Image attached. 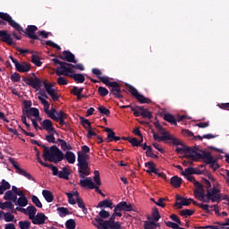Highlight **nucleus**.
I'll list each match as a JSON object with an SVG mask.
<instances>
[{"label":"nucleus","mask_w":229,"mask_h":229,"mask_svg":"<svg viewBox=\"0 0 229 229\" xmlns=\"http://www.w3.org/2000/svg\"><path fill=\"white\" fill-rule=\"evenodd\" d=\"M0 19H3L4 21H6V22L11 26V28H13L16 31H19L20 33H25V37L28 38H33V40H40V38L35 33L38 31V28L35 25H29L26 30L22 29L21 27V24L17 23L13 18L8 13H1L0 12Z\"/></svg>","instance_id":"obj_1"},{"label":"nucleus","mask_w":229,"mask_h":229,"mask_svg":"<svg viewBox=\"0 0 229 229\" xmlns=\"http://www.w3.org/2000/svg\"><path fill=\"white\" fill-rule=\"evenodd\" d=\"M34 80H31L30 78L22 77V81L29 85L30 87H32V89H36V90H38L42 85L45 87V90L47 94H48L49 97L52 98L53 101H58L60 99V97H58V93H56V90L53 89V86L47 81H42V80L38 79L35 73H31Z\"/></svg>","instance_id":"obj_2"},{"label":"nucleus","mask_w":229,"mask_h":229,"mask_svg":"<svg viewBox=\"0 0 229 229\" xmlns=\"http://www.w3.org/2000/svg\"><path fill=\"white\" fill-rule=\"evenodd\" d=\"M123 217V213L114 211L108 220H103L99 216H96L92 220L93 226L98 229H121V222H115V217Z\"/></svg>","instance_id":"obj_3"},{"label":"nucleus","mask_w":229,"mask_h":229,"mask_svg":"<svg viewBox=\"0 0 229 229\" xmlns=\"http://www.w3.org/2000/svg\"><path fill=\"white\" fill-rule=\"evenodd\" d=\"M37 146L39 148H43V157L45 161L52 162L53 164H58V162H62L64 160V152L58 148L56 145H53L50 147H46L43 145L41 141H38Z\"/></svg>","instance_id":"obj_4"},{"label":"nucleus","mask_w":229,"mask_h":229,"mask_svg":"<svg viewBox=\"0 0 229 229\" xmlns=\"http://www.w3.org/2000/svg\"><path fill=\"white\" fill-rule=\"evenodd\" d=\"M77 155L79 178L84 179L85 176H90V166L89 165V154H85L81 151H79Z\"/></svg>","instance_id":"obj_5"},{"label":"nucleus","mask_w":229,"mask_h":229,"mask_svg":"<svg viewBox=\"0 0 229 229\" xmlns=\"http://www.w3.org/2000/svg\"><path fill=\"white\" fill-rule=\"evenodd\" d=\"M177 140L181 144H174V146H182V148L177 147L175 151L178 153V155H186V158H192L195 162H198V157L197 155H199V150L196 147H187V145L183 144L179 139Z\"/></svg>","instance_id":"obj_6"},{"label":"nucleus","mask_w":229,"mask_h":229,"mask_svg":"<svg viewBox=\"0 0 229 229\" xmlns=\"http://www.w3.org/2000/svg\"><path fill=\"white\" fill-rule=\"evenodd\" d=\"M197 161L199 159L204 160L207 165H209L213 171H217L219 169V164L217 163V159L212 157V153L207 152L205 150H199V153L197 154Z\"/></svg>","instance_id":"obj_7"},{"label":"nucleus","mask_w":229,"mask_h":229,"mask_svg":"<svg viewBox=\"0 0 229 229\" xmlns=\"http://www.w3.org/2000/svg\"><path fill=\"white\" fill-rule=\"evenodd\" d=\"M151 133L153 135L154 140H157V142H166V140H171L172 144H182L178 138H175L172 134H170L169 131H162L160 132V135L158 133L155 132L154 130L151 131Z\"/></svg>","instance_id":"obj_8"},{"label":"nucleus","mask_w":229,"mask_h":229,"mask_svg":"<svg viewBox=\"0 0 229 229\" xmlns=\"http://www.w3.org/2000/svg\"><path fill=\"white\" fill-rule=\"evenodd\" d=\"M125 86L129 88V92L140 103L141 105H149L151 103V99L144 97V95L139 93V90L135 89V87L131 86V84L125 83Z\"/></svg>","instance_id":"obj_9"},{"label":"nucleus","mask_w":229,"mask_h":229,"mask_svg":"<svg viewBox=\"0 0 229 229\" xmlns=\"http://www.w3.org/2000/svg\"><path fill=\"white\" fill-rule=\"evenodd\" d=\"M52 62H54L55 65H60V67L55 70L56 76H69V72L72 71L71 68H67V63L62 62L57 58L52 59Z\"/></svg>","instance_id":"obj_10"},{"label":"nucleus","mask_w":229,"mask_h":229,"mask_svg":"<svg viewBox=\"0 0 229 229\" xmlns=\"http://www.w3.org/2000/svg\"><path fill=\"white\" fill-rule=\"evenodd\" d=\"M208 198H212V203L221 202V190L216 186H213L212 190H207Z\"/></svg>","instance_id":"obj_11"},{"label":"nucleus","mask_w":229,"mask_h":229,"mask_svg":"<svg viewBox=\"0 0 229 229\" xmlns=\"http://www.w3.org/2000/svg\"><path fill=\"white\" fill-rule=\"evenodd\" d=\"M9 162L12 164L14 169H16L17 173H19L21 176H24L25 178H28V180L35 182V178L33 177V175L26 172V170L22 169L21 165H19V163L17 161H14L13 158H9Z\"/></svg>","instance_id":"obj_12"},{"label":"nucleus","mask_w":229,"mask_h":229,"mask_svg":"<svg viewBox=\"0 0 229 229\" xmlns=\"http://www.w3.org/2000/svg\"><path fill=\"white\" fill-rule=\"evenodd\" d=\"M135 117H144L145 119H153L151 111L145 109L142 106H136V110L133 113Z\"/></svg>","instance_id":"obj_13"},{"label":"nucleus","mask_w":229,"mask_h":229,"mask_svg":"<svg viewBox=\"0 0 229 229\" xmlns=\"http://www.w3.org/2000/svg\"><path fill=\"white\" fill-rule=\"evenodd\" d=\"M110 94L114 95L117 99H123L124 98L123 96V90H121V84L117 81H114V83L109 87Z\"/></svg>","instance_id":"obj_14"},{"label":"nucleus","mask_w":229,"mask_h":229,"mask_svg":"<svg viewBox=\"0 0 229 229\" xmlns=\"http://www.w3.org/2000/svg\"><path fill=\"white\" fill-rule=\"evenodd\" d=\"M0 42H4L7 46H15L12 34L8 33V30H0Z\"/></svg>","instance_id":"obj_15"},{"label":"nucleus","mask_w":229,"mask_h":229,"mask_svg":"<svg viewBox=\"0 0 229 229\" xmlns=\"http://www.w3.org/2000/svg\"><path fill=\"white\" fill-rule=\"evenodd\" d=\"M15 210H18V212L25 214V216H29V219L31 220L37 214V208H35V206H29L27 207V208H16Z\"/></svg>","instance_id":"obj_16"},{"label":"nucleus","mask_w":229,"mask_h":229,"mask_svg":"<svg viewBox=\"0 0 229 229\" xmlns=\"http://www.w3.org/2000/svg\"><path fill=\"white\" fill-rule=\"evenodd\" d=\"M58 58H60V60H64L65 62H69L70 64H76L78 62L76 60V56L74 55V54H72L69 50H64L63 52V55H58Z\"/></svg>","instance_id":"obj_17"},{"label":"nucleus","mask_w":229,"mask_h":229,"mask_svg":"<svg viewBox=\"0 0 229 229\" xmlns=\"http://www.w3.org/2000/svg\"><path fill=\"white\" fill-rule=\"evenodd\" d=\"M93 180L95 182V191L96 192H98V194H100V196H105V193L103 191H100L99 187H101V177L99 175V171L95 170L94 171V177Z\"/></svg>","instance_id":"obj_18"},{"label":"nucleus","mask_w":229,"mask_h":229,"mask_svg":"<svg viewBox=\"0 0 229 229\" xmlns=\"http://www.w3.org/2000/svg\"><path fill=\"white\" fill-rule=\"evenodd\" d=\"M41 128L42 130H46V131H47V133H57L56 132V129H55V127L53 126V122L49 119H45L42 123H41Z\"/></svg>","instance_id":"obj_19"},{"label":"nucleus","mask_w":229,"mask_h":229,"mask_svg":"<svg viewBox=\"0 0 229 229\" xmlns=\"http://www.w3.org/2000/svg\"><path fill=\"white\" fill-rule=\"evenodd\" d=\"M81 187H83L84 189H91L93 190L96 188V183L92 182V178L87 177L86 179H82L80 181Z\"/></svg>","instance_id":"obj_20"},{"label":"nucleus","mask_w":229,"mask_h":229,"mask_svg":"<svg viewBox=\"0 0 229 229\" xmlns=\"http://www.w3.org/2000/svg\"><path fill=\"white\" fill-rule=\"evenodd\" d=\"M31 221L33 225H44L47 221V216L44 213H38Z\"/></svg>","instance_id":"obj_21"},{"label":"nucleus","mask_w":229,"mask_h":229,"mask_svg":"<svg viewBox=\"0 0 229 229\" xmlns=\"http://www.w3.org/2000/svg\"><path fill=\"white\" fill-rule=\"evenodd\" d=\"M23 114H27L28 119H31V117H38L40 111L37 107H30V109H23Z\"/></svg>","instance_id":"obj_22"},{"label":"nucleus","mask_w":229,"mask_h":229,"mask_svg":"<svg viewBox=\"0 0 229 229\" xmlns=\"http://www.w3.org/2000/svg\"><path fill=\"white\" fill-rule=\"evenodd\" d=\"M38 99H39L41 104L44 106V112H45V114H47V117L54 118L55 116L53 114H51V113H49L50 112V110H49V106H50L49 102L42 97H38Z\"/></svg>","instance_id":"obj_23"},{"label":"nucleus","mask_w":229,"mask_h":229,"mask_svg":"<svg viewBox=\"0 0 229 229\" xmlns=\"http://www.w3.org/2000/svg\"><path fill=\"white\" fill-rule=\"evenodd\" d=\"M69 176H71V169L69 166H64L61 171H59L58 178L63 180H69Z\"/></svg>","instance_id":"obj_24"},{"label":"nucleus","mask_w":229,"mask_h":229,"mask_svg":"<svg viewBox=\"0 0 229 229\" xmlns=\"http://www.w3.org/2000/svg\"><path fill=\"white\" fill-rule=\"evenodd\" d=\"M31 70V66L30 64H28V63L23 62V63H20L17 66H16V71H18V72H29V71Z\"/></svg>","instance_id":"obj_25"},{"label":"nucleus","mask_w":229,"mask_h":229,"mask_svg":"<svg viewBox=\"0 0 229 229\" xmlns=\"http://www.w3.org/2000/svg\"><path fill=\"white\" fill-rule=\"evenodd\" d=\"M64 76H69V78H72L76 83H84L85 82V75L81 73H73L68 74Z\"/></svg>","instance_id":"obj_26"},{"label":"nucleus","mask_w":229,"mask_h":229,"mask_svg":"<svg viewBox=\"0 0 229 229\" xmlns=\"http://www.w3.org/2000/svg\"><path fill=\"white\" fill-rule=\"evenodd\" d=\"M98 208H114V202L110 199H104L98 204Z\"/></svg>","instance_id":"obj_27"},{"label":"nucleus","mask_w":229,"mask_h":229,"mask_svg":"<svg viewBox=\"0 0 229 229\" xmlns=\"http://www.w3.org/2000/svg\"><path fill=\"white\" fill-rule=\"evenodd\" d=\"M42 194L47 203H53L55 201V196L49 190H43Z\"/></svg>","instance_id":"obj_28"},{"label":"nucleus","mask_w":229,"mask_h":229,"mask_svg":"<svg viewBox=\"0 0 229 229\" xmlns=\"http://www.w3.org/2000/svg\"><path fill=\"white\" fill-rule=\"evenodd\" d=\"M170 183L175 189H179V187H182V178L175 175L170 179Z\"/></svg>","instance_id":"obj_29"},{"label":"nucleus","mask_w":229,"mask_h":229,"mask_svg":"<svg viewBox=\"0 0 229 229\" xmlns=\"http://www.w3.org/2000/svg\"><path fill=\"white\" fill-rule=\"evenodd\" d=\"M182 176L191 175V174H201V170L194 167H188L184 170V172H182Z\"/></svg>","instance_id":"obj_30"},{"label":"nucleus","mask_w":229,"mask_h":229,"mask_svg":"<svg viewBox=\"0 0 229 229\" xmlns=\"http://www.w3.org/2000/svg\"><path fill=\"white\" fill-rule=\"evenodd\" d=\"M71 94L77 97L78 101L81 100V95L83 94V88H78V86H73L71 89Z\"/></svg>","instance_id":"obj_31"},{"label":"nucleus","mask_w":229,"mask_h":229,"mask_svg":"<svg viewBox=\"0 0 229 229\" xmlns=\"http://www.w3.org/2000/svg\"><path fill=\"white\" fill-rule=\"evenodd\" d=\"M67 160L68 164H74L76 162V155L73 154L72 151H67L65 155H64V159Z\"/></svg>","instance_id":"obj_32"},{"label":"nucleus","mask_w":229,"mask_h":229,"mask_svg":"<svg viewBox=\"0 0 229 229\" xmlns=\"http://www.w3.org/2000/svg\"><path fill=\"white\" fill-rule=\"evenodd\" d=\"M57 142H59L61 149H63V151H67V149L68 151H71L72 149V146L67 143L64 140L57 139Z\"/></svg>","instance_id":"obj_33"},{"label":"nucleus","mask_w":229,"mask_h":229,"mask_svg":"<svg viewBox=\"0 0 229 229\" xmlns=\"http://www.w3.org/2000/svg\"><path fill=\"white\" fill-rule=\"evenodd\" d=\"M184 176L188 180V182H191V183H193V185H195L196 188L203 189V185L199 182H198L196 178H194V176L189 175V174H186Z\"/></svg>","instance_id":"obj_34"},{"label":"nucleus","mask_w":229,"mask_h":229,"mask_svg":"<svg viewBox=\"0 0 229 229\" xmlns=\"http://www.w3.org/2000/svg\"><path fill=\"white\" fill-rule=\"evenodd\" d=\"M164 120L166 121V123L173 124L174 126H176L178 124L176 123V118H174V115H173L171 114H165Z\"/></svg>","instance_id":"obj_35"},{"label":"nucleus","mask_w":229,"mask_h":229,"mask_svg":"<svg viewBox=\"0 0 229 229\" xmlns=\"http://www.w3.org/2000/svg\"><path fill=\"white\" fill-rule=\"evenodd\" d=\"M105 131L107 133V142H114L115 139V132L111 128H106Z\"/></svg>","instance_id":"obj_36"},{"label":"nucleus","mask_w":229,"mask_h":229,"mask_svg":"<svg viewBox=\"0 0 229 229\" xmlns=\"http://www.w3.org/2000/svg\"><path fill=\"white\" fill-rule=\"evenodd\" d=\"M55 135H58L57 133L55 132H50L47 135H46L45 139L47 142H49L50 144H56V140L55 139Z\"/></svg>","instance_id":"obj_37"},{"label":"nucleus","mask_w":229,"mask_h":229,"mask_svg":"<svg viewBox=\"0 0 229 229\" xmlns=\"http://www.w3.org/2000/svg\"><path fill=\"white\" fill-rule=\"evenodd\" d=\"M57 212L60 217H65V216H69V214H71V211H69V209L64 207L57 208Z\"/></svg>","instance_id":"obj_38"},{"label":"nucleus","mask_w":229,"mask_h":229,"mask_svg":"<svg viewBox=\"0 0 229 229\" xmlns=\"http://www.w3.org/2000/svg\"><path fill=\"white\" fill-rule=\"evenodd\" d=\"M16 206L18 207H27L28 206V199L26 198V195L23 197H20L18 200L16 201Z\"/></svg>","instance_id":"obj_39"},{"label":"nucleus","mask_w":229,"mask_h":229,"mask_svg":"<svg viewBox=\"0 0 229 229\" xmlns=\"http://www.w3.org/2000/svg\"><path fill=\"white\" fill-rule=\"evenodd\" d=\"M0 208H2V210H4L5 208H10V210H12L13 212L15 210L14 206L11 201L2 202L0 204Z\"/></svg>","instance_id":"obj_40"},{"label":"nucleus","mask_w":229,"mask_h":229,"mask_svg":"<svg viewBox=\"0 0 229 229\" xmlns=\"http://www.w3.org/2000/svg\"><path fill=\"white\" fill-rule=\"evenodd\" d=\"M145 167H148L147 173L149 174L151 173H155V169H157L155 163L153 161H148L145 163Z\"/></svg>","instance_id":"obj_41"},{"label":"nucleus","mask_w":229,"mask_h":229,"mask_svg":"<svg viewBox=\"0 0 229 229\" xmlns=\"http://www.w3.org/2000/svg\"><path fill=\"white\" fill-rule=\"evenodd\" d=\"M56 119H54L53 121H55V123H58V121L63 119H67L69 117L68 114H65L64 111H59L56 113Z\"/></svg>","instance_id":"obj_42"},{"label":"nucleus","mask_w":229,"mask_h":229,"mask_svg":"<svg viewBox=\"0 0 229 229\" xmlns=\"http://www.w3.org/2000/svg\"><path fill=\"white\" fill-rule=\"evenodd\" d=\"M191 205V202L187 199H183L181 202H175L174 207H177L178 208H183V207H189Z\"/></svg>","instance_id":"obj_43"},{"label":"nucleus","mask_w":229,"mask_h":229,"mask_svg":"<svg viewBox=\"0 0 229 229\" xmlns=\"http://www.w3.org/2000/svg\"><path fill=\"white\" fill-rule=\"evenodd\" d=\"M76 200H77L76 203L79 208H81L83 214H87L88 210H87V207H85V203L83 202V199L80 198V199H77Z\"/></svg>","instance_id":"obj_44"},{"label":"nucleus","mask_w":229,"mask_h":229,"mask_svg":"<svg viewBox=\"0 0 229 229\" xmlns=\"http://www.w3.org/2000/svg\"><path fill=\"white\" fill-rule=\"evenodd\" d=\"M160 217H162L160 216V212H158V208H155L152 211V219L153 221H155L156 223L160 221Z\"/></svg>","instance_id":"obj_45"},{"label":"nucleus","mask_w":229,"mask_h":229,"mask_svg":"<svg viewBox=\"0 0 229 229\" xmlns=\"http://www.w3.org/2000/svg\"><path fill=\"white\" fill-rule=\"evenodd\" d=\"M98 80H100V81L104 83V85H106V87L114 85V81H110V79H108V77L106 76H101Z\"/></svg>","instance_id":"obj_46"},{"label":"nucleus","mask_w":229,"mask_h":229,"mask_svg":"<svg viewBox=\"0 0 229 229\" xmlns=\"http://www.w3.org/2000/svg\"><path fill=\"white\" fill-rule=\"evenodd\" d=\"M157 228V223L155 221H145L144 229H155Z\"/></svg>","instance_id":"obj_47"},{"label":"nucleus","mask_w":229,"mask_h":229,"mask_svg":"<svg viewBox=\"0 0 229 229\" xmlns=\"http://www.w3.org/2000/svg\"><path fill=\"white\" fill-rule=\"evenodd\" d=\"M4 217L6 223H12L13 219H15V216L12 215L10 212L4 213Z\"/></svg>","instance_id":"obj_48"},{"label":"nucleus","mask_w":229,"mask_h":229,"mask_svg":"<svg viewBox=\"0 0 229 229\" xmlns=\"http://www.w3.org/2000/svg\"><path fill=\"white\" fill-rule=\"evenodd\" d=\"M65 226L67 229H74L76 228V221L74 219H68L65 222Z\"/></svg>","instance_id":"obj_49"},{"label":"nucleus","mask_w":229,"mask_h":229,"mask_svg":"<svg viewBox=\"0 0 229 229\" xmlns=\"http://www.w3.org/2000/svg\"><path fill=\"white\" fill-rule=\"evenodd\" d=\"M98 217H100V219H103V221H105V219H108V217H110V212L102 209L99 213H98Z\"/></svg>","instance_id":"obj_50"},{"label":"nucleus","mask_w":229,"mask_h":229,"mask_svg":"<svg viewBox=\"0 0 229 229\" xmlns=\"http://www.w3.org/2000/svg\"><path fill=\"white\" fill-rule=\"evenodd\" d=\"M31 201H32V203L35 204V206L38 208H42V202H40V199H38V197H37L36 195H33L31 197Z\"/></svg>","instance_id":"obj_51"},{"label":"nucleus","mask_w":229,"mask_h":229,"mask_svg":"<svg viewBox=\"0 0 229 229\" xmlns=\"http://www.w3.org/2000/svg\"><path fill=\"white\" fill-rule=\"evenodd\" d=\"M180 216H184L185 217L194 216V210H192V209H182V211H180Z\"/></svg>","instance_id":"obj_52"},{"label":"nucleus","mask_w":229,"mask_h":229,"mask_svg":"<svg viewBox=\"0 0 229 229\" xmlns=\"http://www.w3.org/2000/svg\"><path fill=\"white\" fill-rule=\"evenodd\" d=\"M98 112L102 114V115H107V117H110V111L109 109H107L106 107H105L104 106H100L98 108Z\"/></svg>","instance_id":"obj_53"},{"label":"nucleus","mask_w":229,"mask_h":229,"mask_svg":"<svg viewBox=\"0 0 229 229\" xmlns=\"http://www.w3.org/2000/svg\"><path fill=\"white\" fill-rule=\"evenodd\" d=\"M98 92L101 98H106L108 94V89L103 86L98 87Z\"/></svg>","instance_id":"obj_54"},{"label":"nucleus","mask_w":229,"mask_h":229,"mask_svg":"<svg viewBox=\"0 0 229 229\" xmlns=\"http://www.w3.org/2000/svg\"><path fill=\"white\" fill-rule=\"evenodd\" d=\"M31 62L34 65H37V67H40L42 65V62H40V57H38V55H33L31 56Z\"/></svg>","instance_id":"obj_55"},{"label":"nucleus","mask_w":229,"mask_h":229,"mask_svg":"<svg viewBox=\"0 0 229 229\" xmlns=\"http://www.w3.org/2000/svg\"><path fill=\"white\" fill-rule=\"evenodd\" d=\"M19 226L21 229H30V226H31V222L26 220V221H20Z\"/></svg>","instance_id":"obj_56"},{"label":"nucleus","mask_w":229,"mask_h":229,"mask_svg":"<svg viewBox=\"0 0 229 229\" xmlns=\"http://www.w3.org/2000/svg\"><path fill=\"white\" fill-rule=\"evenodd\" d=\"M46 167H48V169L52 170V173H53L54 176H59L60 175V171L58 170V167L55 166L54 165L47 164V166H46Z\"/></svg>","instance_id":"obj_57"},{"label":"nucleus","mask_w":229,"mask_h":229,"mask_svg":"<svg viewBox=\"0 0 229 229\" xmlns=\"http://www.w3.org/2000/svg\"><path fill=\"white\" fill-rule=\"evenodd\" d=\"M194 196L196 199H199V201H201L203 199L205 194L202 191H199V189L194 190Z\"/></svg>","instance_id":"obj_58"},{"label":"nucleus","mask_w":229,"mask_h":229,"mask_svg":"<svg viewBox=\"0 0 229 229\" xmlns=\"http://www.w3.org/2000/svg\"><path fill=\"white\" fill-rule=\"evenodd\" d=\"M67 198H68V202L70 203V205H76V199H74V197L72 196V193L71 192H66L65 193Z\"/></svg>","instance_id":"obj_59"},{"label":"nucleus","mask_w":229,"mask_h":229,"mask_svg":"<svg viewBox=\"0 0 229 229\" xmlns=\"http://www.w3.org/2000/svg\"><path fill=\"white\" fill-rule=\"evenodd\" d=\"M11 80L12 81H13L14 83H19V81H21V74H19L18 72H14L11 75Z\"/></svg>","instance_id":"obj_60"},{"label":"nucleus","mask_w":229,"mask_h":229,"mask_svg":"<svg viewBox=\"0 0 229 229\" xmlns=\"http://www.w3.org/2000/svg\"><path fill=\"white\" fill-rule=\"evenodd\" d=\"M133 206L131 204H128V202L123 201V212H132Z\"/></svg>","instance_id":"obj_61"},{"label":"nucleus","mask_w":229,"mask_h":229,"mask_svg":"<svg viewBox=\"0 0 229 229\" xmlns=\"http://www.w3.org/2000/svg\"><path fill=\"white\" fill-rule=\"evenodd\" d=\"M130 144L133 146V148H139L140 146V142H139V140L137 138H131L128 140Z\"/></svg>","instance_id":"obj_62"},{"label":"nucleus","mask_w":229,"mask_h":229,"mask_svg":"<svg viewBox=\"0 0 229 229\" xmlns=\"http://www.w3.org/2000/svg\"><path fill=\"white\" fill-rule=\"evenodd\" d=\"M123 211H124V206H123V201H121L114 207V212H123Z\"/></svg>","instance_id":"obj_63"},{"label":"nucleus","mask_w":229,"mask_h":229,"mask_svg":"<svg viewBox=\"0 0 229 229\" xmlns=\"http://www.w3.org/2000/svg\"><path fill=\"white\" fill-rule=\"evenodd\" d=\"M57 83L58 85L64 86V85H67L69 81H67V79H65V77L60 76L57 78Z\"/></svg>","instance_id":"obj_64"}]
</instances>
